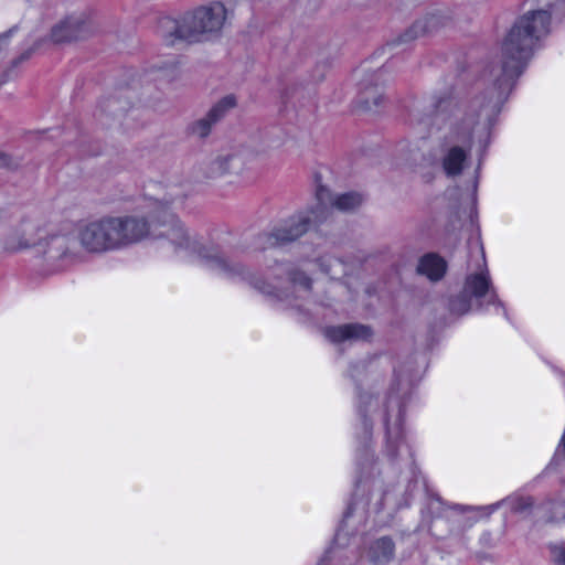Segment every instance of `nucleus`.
<instances>
[{"mask_svg": "<svg viewBox=\"0 0 565 565\" xmlns=\"http://www.w3.org/2000/svg\"><path fill=\"white\" fill-rule=\"evenodd\" d=\"M550 23V11L540 9L525 12L511 28L502 43L500 63L490 71L495 92L473 98L466 113L451 124L441 157L448 177L460 174L472 143L488 137L514 79L523 72L537 41L548 33Z\"/></svg>", "mask_w": 565, "mask_h": 565, "instance_id": "nucleus-1", "label": "nucleus"}, {"mask_svg": "<svg viewBox=\"0 0 565 565\" xmlns=\"http://www.w3.org/2000/svg\"><path fill=\"white\" fill-rule=\"evenodd\" d=\"M179 201L174 190L149 191L132 215L103 216L82 223L76 239L88 254L100 255L139 243L150 234L147 216L167 212Z\"/></svg>", "mask_w": 565, "mask_h": 565, "instance_id": "nucleus-2", "label": "nucleus"}, {"mask_svg": "<svg viewBox=\"0 0 565 565\" xmlns=\"http://www.w3.org/2000/svg\"><path fill=\"white\" fill-rule=\"evenodd\" d=\"M316 198L315 206L291 216L274 228L270 234V239L274 241L273 245L299 238L311 225L327 220L332 209L351 212L360 207L364 200L358 192L332 193L326 186L318 188Z\"/></svg>", "mask_w": 565, "mask_h": 565, "instance_id": "nucleus-3", "label": "nucleus"}, {"mask_svg": "<svg viewBox=\"0 0 565 565\" xmlns=\"http://www.w3.org/2000/svg\"><path fill=\"white\" fill-rule=\"evenodd\" d=\"M226 20V7L220 1L210 2L185 13L179 20L163 19L162 39L168 46L210 40L222 32Z\"/></svg>", "mask_w": 565, "mask_h": 565, "instance_id": "nucleus-4", "label": "nucleus"}, {"mask_svg": "<svg viewBox=\"0 0 565 565\" xmlns=\"http://www.w3.org/2000/svg\"><path fill=\"white\" fill-rule=\"evenodd\" d=\"M7 248L10 252L38 248L49 262L73 264L81 259V254L68 235L50 230L44 223L36 221L22 223L9 237Z\"/></svg>", "mask_w": 565, "mask_h": 565, "instance_id": "nucleus-5", "label": "nucleus"}, {"mask_svg": "<svg viewBox=\"0 0 565 565\" xmlns=\"http://www.w3.org/2000/svg\"><path fill=\"white\" fill-rule=\"evenodd\" d=\"M157 235L167 238L174 246L177 253H196L202 265L211 270L220 274L231 271L226 259L217 250L199 248L183 224L173 215H170L169 221L162 224V230Z\"/></svg>", "mask_w": 565, "mask_h": 565, "instance_id": "nucleus-6", "label": "nucleus"}, {"mask_svg": "<svg viewBox=\"0 0 565 565\" xmlns=\"http://www.w3.org/2000/svg\"><path fill=\"white\" fill-rule=\"evenodd\" d=\"M479 270L467 276L463 285L462 295L454 299L450 303V310L456 315H465L472 308L471 299L481 300L486 298L489 303L500 305L495 289L492 286L491 276L486 263L484 250L480 247Z\"/></svg>", "mask_w": 565, "mask_h": 565, "instance_id": "nucleus-7", "label": "nucleus"}, {"mask_svg": "<svg viewBox=\"0 0 565 565\" xmlns=\"http://www.w3.org/2000/svg\"><path fill=\"white\" fill-rule=\"evenodd\" d=\"M88 32L86 18L74 14L56 23L51 31V39L55 43H65L78 40Z\"/></svg>", "mask_w": 565, "mask_h": 565, "instance_id": "nucleus-8", "label": "nucleus"}, {"mask_svg": "<svg viewBox=\"0 0 565 565\" xmlns=\"http://www.w3.org/2000/svg\"><path fill=\"white\" fill-rule=\"evenodd\" d=\"M244 170L243 159L235 153L218 154L209 162L207 173L211 178L238 174Z\"/></svg>", "mask_w": 565, "mask_h": 565, "instance_id": "nucleus-9", "label": "nucleus"}, {"mask_svg": "<svg viewBox=\"0 0 565 565\" xmlns=\"http://www.w3.org/2000/svg\"><path fill=\"white\" fill-rule=\"evenodd\" d=\"M371 334L370 328L362 324H343L326 330L327 338L334 343L366 340Z\"/></svg>", "mask_w": 565, "mask_h": 565, "instance_id": "nucleus-10", "label": "nucleus"}, {"mask_svg": "<svg viewBox=\"0 0 565 565\" xmlns=\"http://www.w3.org/2000/svg\"><path fill=\"white\" fill-rule=\"evenodd\" d=\"M382 83L377 74L366 75L360 82L361 103L365 109H371L380 104L382 98Z\"/></svg>", "mask_w": 565, "mask_h": 565, "instance_id": "nucleus-11", "label": "nucleus"}, {"mask_svg": "<svg viewBox=\"0 0 565 565\" xmlns=\"http://www.w3.org/2000/svg\"><path fill=\"white\" fill-rule=\"evenodd\" d=\"M394 556V544L387 537L375 541L367 550L366 557L372 565H386Z\"/></svg>", "mask_w": 565, "mask_h": 565, "instance_id": "nucleus-12", "label": "nucleus"}, {"mask_svg": "<svg viewBox=\"0 0 565 565\" xmlns=\"http://www.w3.org/2000/svg\"><path fill=\"white\" fill-rule=\"evenodd\" d=\"M446 271V263L436 255L424 256L418 265V273L427 276L430 280L440 279Z\"/></svg>", "mask_w": 565, "mask_h": 565, "instance_id": "nucleus-13", "label": "nucleus"}, {"mask_svg": "<svg viewBox=\"0 0 565 565\" xmlns=\"http://www.w3.org/2000/svg\"><path fill=\"white\" fill-rule=\"evenodd\" d=\"M236 105V97L234 95H226L211 107V109L207 111V115L212 118V120L217 122L224 118L232 109H234Z\"/></svg>", "mask_w": 565, "mask_h": 565, "instance_id": "nucleus-14", "label": "nucleus"}, {"mask_svg": "<svg viewBox=\"0 0 565 565\" xmlns=\"http://www.w3.org/2000/svg\"><path fill=\"white\" fill-rule=\"evenodd\" d=\"M321 270L332 278H338L347 273V265L333 256H324L320 259Z\"/></svg>", "mask_w": 565, "mask_h": 565, "instance_id": "nucleus-15", "label": "nucleus"}, {"mask_svg": "<svg viewBox=\"0 0 565 565\" xmlns=\"http://www.w3.org/2000/svg\"><path fill=\"white\" fill-rule=\"evenodd\" d=\"M100 108L108 115L119 116L129 109V103L120 97H110L102 102Z\"/></svg>", "mask_w": 565, "mask_h": 565, "instance_id": "nucleus-16", "label": "nucleus"}, {"mask_svg": "<svg viewBox=\"0 0 565 565\" xmlns=\"http://www.w3.org/2000/svg\"><path fill=\"white\" fill-rule=\"evenodd\" d=\"M216 124L212 118L206 114L203 118L196 120L191 126V132L193 136L199 138H204L209 136L212 130V126Z\"/></svg>", "mask_w": 565, "mask_h": 565, "instance_id": "nucleus-17", "label": "nucleus"}, {"mask_svg": "<svg viewBox=\"0 0 565 565\" xmlns=\"http://www.w3.org/2000/svg\"><path fill=\"white\" fill-rule=\"evenodd\" d=\"M498 505L499 504H492V505L483 507V508H466L465 511L473 514L471 518H469L470 519L469 525L475 523L479 518H481L483 515H486V516L490 515L498 508Z\"/></svg>", "mask_w": 565, "mask_h": 565, "instance_id": "nucleus-18", "label": "nucleus"}, {"mask_svg": "<svg viewBox=\"0 0 565 565\" xmlns=\"http://www.w3.org/2000/svg\"><path fill=\"white\" fill-rule=\"evenodd\" d=\"M427 32V21L416 22L405 34L408 40H413Z\"/></svg>", "mask_w": 565, "mask_h": 565, "instance_id": "nucleus-19", "label": "nucleus"}, {"mask_svg": "<svg viewBox=\"0 0 565 565\" xmlns=\"http://www.w3.org/2000/svg\"><path fill=\"white\" fill-rule=\"evenodd\" d=\"M552 558L555 563L559 565H565V546L555 545L551 550Z\"/></svg>", "mask_w": 565, "mask_h": 565, "instance_id": "nucleus-20", "label": "nucleus"}, {"mask_svg": "<svg viewBox=\"0 0 565 565\" xmlns=\"http://www.w3.org/2000/svg\"><path fill=\"white\" fill-rule=\"evenodd\" d=\"M294 285L307 290L310 287V279L302 274H297L294 277Z\"/></svg>", "mask_w": 565, "mask_h": 565, "instance_id": "nucleus-21", "label": "nucleus"}, {"mask_svg": "<svg viewBox=\"0 0 565 565\" xmlns=\"http://www.w3.org/2000/svg\"><path fill=\"white\" fill-rule=\"evenodd\" d=\"M559 447L562 448V451H563V454L565 456V429H564V434H563L562 439H561Z\"/></svg>", "mask_w": 565, "mask_h": 565, "instance_id": "nucleus-22", "label": "nucleus"}]
</instances>
